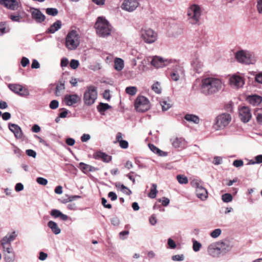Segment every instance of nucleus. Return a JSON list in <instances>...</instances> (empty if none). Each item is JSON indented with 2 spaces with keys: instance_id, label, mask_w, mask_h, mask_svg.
Returning a JSON list of instances; mask_svg holds the SVG:
<instances>
[{
  "instance_id": "nucleus-56",
  "label": "nucleus",
  "mask_w": 262,
  "mask_h": 262,
  "mask_svg": "<svg viewBox=\"0 0 262 262\" xmlns=\"http://www.w3.org/2000/svg\"><path fill=\"white\" fill-rule=\"evenodd\" d=\"M119 145L122 148L126 149L128 146V143L127 141L123 140L119 142Z\"/></svg>"
},
{
  "instance_id": "nucleus-20",
  "label": "nucleus",
  "mask_w": 262,
  "mask_h": 262,
  "mask_svg": "<svg viewBox=\"0 0 262 262\" xmlns=\"http://www.w3.org/2000/svg\"><path fill=\"white\" fill-rule=\"evenodd\" d=\"M93 157L95 159H101L105 162H109L112 159L111 156L101 151L95 152L93 154Z\"/></svg>"
},
{
  "instance_id": "nucleus-37",
  "label": "nucleus",
  "mask_w": 262,
  "mask_h": 262,
  "mask_svg": "<svg viewBox=\"0 0 262 262\" xmlns=\"http://www.w3.org/2000/svg\"><path fill=\"white\" fill-rule=\"evenodd\" d=\"M255 115L256 116L257 122L259 124H262V108L257 109L255 112Z\"/></svg>"
},
{
  "instance_id": "nucleus-43",
  "label": "nucleus",
  "mask_w": 262,
  "mask_h": 262,
  "mask_svg": "<svg viewBox=\"0 0 262 262\" xmlns=\"http://www.w3.org/2000/svg\"><path fill=\"white\" fill-rule=\"evenodd\" d=\"M160 104L162 106V110L164 111H167L171 107L170 104L167 103L166 101H161Z\"/></svg>"
},
{
  "instance_id": "nucleus-17",
  "label": "nucleus",
  "mask_w": 262,
  "mask_h": 262,
  "mask_svg": "<svg viewBox=\"0 0 262 262\" xmlns=\"http://www.w3.org/2000/svg\"><path fill=\"white\" fill-rule=\"evenodd\" d=\"M169 61L167 60H164L159 57H155L152 59L151 64L156 68H162L168 64Z\"/></svg>"
},
{
  "instance_id": "nucleus-48",
  "label": "nucleus",
  "mask_w": 262,
  "mask_h": 262,
  "mask_svg": "<svg viewBox=\"0 0 262 262\" xmlns=\"http://www.w3.org/2000/svg\"><path fill=\"white\" fill-rule=\"evenodd\" d=\"M58 101L55 100H52L50 104V107L51 109H56L58 107Z\"/></svg>"
},
{
  "instance_id": "nucleus-30",
  "label": "nucleus",
  "mask_w": 262,
  "mask_h": 262,
  "mask_svg": "<svg viewBox=\"0 0 262 262\" xmlns=\"http://www.w3.org/2000/svg\"><path fill=\"white\" fill-rule=\"evenodd\" d=\"M170 141L174 147L178 148L180 147L184 140L182 138L173 137L170 139Z\"/></svg>"
},
{
  "instance_id": "nucleus-36",
  "label": "nucleus",
  "mask_w": 262,
  "mask_h": 262,
  "mask_svg": "<svg viewBox=\"0 0 262 262\" xmlns=\"http://www.w3.org/2000/svg\"><path fill=\"white\" fill-rule=\"evenodd\" d=\"M192 64L193 67L195 69V70H196V71L197 72H198V73L201 72V71L200 70L203 67V63L197 60H196L195 61H194L192 62Z\"/></svg>"
},
{
  "instance_id": "nucleus-55",
  "label": "nucleus",
  "mask_w": 262,
  "mask_h": 262,
  "mask_svg": "<svg viewBox=\"0 0 262 262\" xmlns=\"http://www.w3.org/2000/svg\"><path fill=\"white\" fill-rule=\"evenodd\" d=\"M6 23L1 22L0 23V33L2 34L6 32Z\"/></svg>"
},
{
  "instance_id": "nucleus-22",
  "label": "nucleus",
  "mask_w": 262,
  "mask_h": 262,
  "mask_svg": "<svg viewBox=\"0 0 262 262\" xmlns=\"http://www.w3.org/2000/svg\"><path fill=\"white\" fill-rule=\"evenodd\" d=\"M50 214L55 218L59 217L62 221H67L68 219V216L63 214L59 210L57 209H53L50 213Z\"/></svg>"
},
{
  "instance_id": "nucleus-15",
  "label": "nucleus",
  "mask_w": 262,
  "mask_h": 262,
  "mask_svg": "<svg viewBox=\"0 0 262 262\" xmlns=\"http://www.w3.org/2000/svg\"><path fill=\"white\" fill-rule=\"evenodd\" d=\"M0 4L12 10H16L19 7V2L17 0H0Z\"/></svg>"
},
{
  "instance_id": "nucleus-64",
  "label": "nucleus",
  "mask_w": 262,
  "mask_h": 262,
  "mask_svg": "<svg viewBox=\"0 0 262 262\" xmlns=\"http://www.w3.org/2000/svg\"><path fill=\"white\" fill-rule=\"evenodd\" d=\"M257 8L258 12L262 14V0H258L257 1Z\"/></svg>"
},
{
  "instance_id": "nucleus-42",
  "label": "nucleus",
  "mask_w": 262,
  "mask_h": 262,
  "mask_svg": "<svg viewBox=\"0 0 262 262\" xmlns=\"http://www.w3.org/2000/svg\"><path fill=\"white\" fill-rule=\"evenodd\" d=\"M177 179L180 184H187L188 182L187 178L184 175H178Z\"/></svg>"
},
{
  "instance_id": "nucleus-45",
  "label": "nucleus",
  "mask_w": 262,
  "mask_h": 262,
  "mask_svg": "<svg viewBox=\"0 0 262 262\" xmlns=\"http://www.w3.org/2000/svg\"><path fill=\"white\" fill-rule=\"evenodd\" d=\"M201 246H202V245L201 244V243H199L196 241H193V250L194 251L197 252V251H199Z\"/></svg>"
},
{
  "instance_id": "nucleus-19",
  "label": "nucleus",
  "mask_w": 262,
  "mask_h": 262,
  "mask_svg": "<svg viewBox=\"0 0 262 262\" xmlns=\"http://www.w3.org/2000/svg\"><path fill=\"white\" fill-rule=\"evenodd\" d=\"M9 128L13 133L16 138L20 139L23 137L21 129L18 125L15 124L9 123Z\"/></svg>"
},
{
  "instance_id": "nucleus-11",
  "label": "nucleus",
  "mask_w": 262,
  "mask_h": 262,
  "mask_svg": "<svg viewBox=\"0 0 262 262\" xmlns=\"http://www.w3.org/2000/svg\"><path fill=\"white\" fill-rule=\"evenodd\" d=\"M170 77L172 80L178 81L180 78L184 77V71L182 67L177 65L170 74Z\"/></svg>"
},
{
  "instance_id": "nucleus-51",
  "label": "nucleus",
  "mask_w": 262,
  "mask_h": 262,
  "mask_svg": "<svg viewBox=\"0 0 262 262\" xmlns=\"http://www.w3.org/2000/svg\"><path fill=\"white\" fill-rule=\"evenodd\" d=\"M191 184L192 187L195 188L196 189H199V188L201 187L202 186L200 184V182H199L196 180H193L191 182Z\"/></svg>"
},
{
  "instance_id": "nucleus-6",
  "label": "nucleus",
  "mask_w": 262,
  "mask_h": 262,
  "mask_svg": "<svg viewBox=\"0 0 262 262\" xmlns=\"http://www.w3.org/2000/svg\"><path fill=\"white\" fill-rule=\"evenodd\" d=\"M135 107L137 111L139 112H146L150 108L149 102L145 97L138 96L136 99Z\"/></svg>"
},
{
  "instance_id": "nucleus-34",
  "label": "nucleus",
  "mask_w": 262,
  "mask_h": 262,
  "mask_svg": "<svg viewBox=\"0 0 262 262\" xmlns=\"http://www.w3.org/2000/svg\"><path fill=\"white\" fill-rule=\"evenodd\" d=\"M29 12L32 15V16H41L43 17L45 16L39 9H35L34 8H30L29 9Z\"/></svg>"
},
{
  "instance_id": "nucleus-41",
  "label": "nucleus",
  "mask_w": 262,
  "mask_h": 262,
  "mask_svg": "<svg viewBox=\"0 0 262 262\" xmlns=\"http://www.w3.org/2000/svg\"><path fill=\"white\" fill-rule=\"evenodd\" d=\"M152 90L157 94H160L161 93V87L159 82H156L152 86Z\"/></svg>"
},
{
  "instance_id": "nucleus-60",
  "label": "nucleus",
  "mask_w": 262,
  "mask_h": 262,
  "mask_svg": "<svg viewBox=\"0 0 262 262\" xmlns=\"http://www.w3.org/2000/svg\"><path fill=\"white\" fill-rule=\"evenodd\" d=\"M4 253H9L11 251H13V248L11 245L7 246L6 247H3Z\"/></svg>"
},
{
  "instance_id": "nucleus-14",
  "label": "nucleus",
  "mask_w": 262,
  "mask_h": 262,
  "mask_svg": "<svg viewBox=\"0 0 262 262\" xmlns=\"http://www.w3.org/2000/svg\"><path fill=\"white\" fill-rule=\"evenodd\" d=\"M81 100V98L77 94H67L66 95L64 101L66 105L71 106L76 104Z\"/></svg>"
},
{
  "instance_id": "nucleus-38",
  "label": "nucleus",
  "mask_w": 262,
  "mask_h": 262,
  "mask_svg": "<svg viewBox=\"0 0 262 262\" xmlns=\"http://www.w3.org/2000/svg\"><path fill=\"white\" fill-rule=\"evenodd\" d=\"M125 92L127 94L134 96L137 92V89L135 86H128L125 89Z\"/></svg>"
},
{
  "instance_id": "nucleus-5",
  "label": "nucleus",
  "mask_w": 262,
  "mask_h": 262,
  "mask_svg": "<svg viewBox=\"0 0 262 262\" xmlns=\"http://www.w3.org/2000/svg\"><path fill=\"white\" fill-rule=\"evenodd\" d=\"M231 117L230 114L223 113L219 115L216 118L214 127L216 129H224L231 122Z\"/></svg>"
},
{
  "instance_id": "nucleus-33",
  "label": "nucleus",
  "mask_w": 262,
  "mask_h": 262,
  "mask_svg": "<svg viewBox=\"0 0 262 262\" xmlns=\"http://www.w3.org/2000/svg\"><path fill=\"white\" fill-rule=\"evenodd\" d=\"M150 149L155 154H158L159 156H165L164 152L161 150L158 147L152 144H149L148 145Z\"/></svg>"
},
{
  "instance_id": "nucleus-40",
  "label": "nucleus",
  "mask_w": 262,
  "mask_h": 262,
  "mask_svg": "<svg viewBox=\"0 0 262 262\" xmlns=\"http://www.w3.org/2000/svg\"><path fill=\"white\" fill-rule=\"evenodd\" d=\"M58 11L56 8H48L46 9V13L48 15L56 16L58 14Z\"/></svg>"
},
{
  "instance_id": "nucleus-25",
  "label": "nucleus",
  "mask_w": 262,
  "mask_h": 262,
  "mask_svg": "<svg viewBox=\"0 0 262 262\" xmlns=\"http://www.w3.org/2000/svg\"><path fill=\"white\" fill-rule=\"evenodd\" d=\"M111 108V106H110L107 103H104L102 102H100L97 106V108L98 111L101 114L104 115V112Z\"/></svg>"
},
{
  "instance_id": "nucleus-18",
  "label": "nucleus",
  "mask_w": 262,
  "mask_h": 262,
  "mask_svg": "<svg viewBox=\"0 0 262 262\" xmlns=\"http://www.w3.org/2000/svg\"><path fill=\"white\" fill-rule=\"evenodd\" d=\"M230 84L235 88L242 87L244 84L243 77L239 76L233 75L230 79Z\"/></svg>"
},
{
  "instance_id": "nucleus-10",
  "label": "nucleus",
  "mask_w": 262,
  "mask_h": 262,
  "mask_svg": "<svg viewBox=\"0 0 262 262\" xmlns=\"http://www.w3.org/2000/svg\"><path fill=\"white\" fill-rule=\"evenodd\" d=\"M239 117L242 122L244 123L248 122L252 117L250 108L247 106L241 107L239 110Z\"/></svg>"
},
{
  "instance_id": "nucleus-16",
  "label": "nucleus",
  "mask_w": 262,
  "mask_h": 262,
  "mask_svg": "<svg viewBox=\"0 0 262 262\" xmlns=\"http://www.w3.org/2000/svg\"><path fill=\"white\" fill-rule=\"evenodd\" d=\"M188 16H200L203 15L200 7L197 5H192L188 9Z\"/></svg>"
},
{
  "instance_id": "nucleus-62",
  "label": "nucleus",
  "mask_w": 262,
  "mask_h": 262,
  "mask_svg": "<svg viewBox=\"0 0 262 262\" xmlns=\"http://www.w3.org/2000/svg\"><path fill=\"white\" fill-rule=\"evenodd\" d=\"M39 67V62L36 59H33L32 62L31 68L32 69H38Z\"/></svg>"
},
{
  "instance_id": "nucleus-61",
  "label": "nucleus",
  "mask_w": 262,
  "mask_h": 262,
  "mask_svg": "<svg viewBox=\"0 0 262 262\" xmlns=\"http://www.w3.org/2000/svg\"><path fill=\"white\" fill-rule=\"evenodd\" d=\"M168 245L169 247L171 249H174L176 247V244L175 242L171 238H169L168 239Z\"/></svg>"
},
{
  "instance_id": "nucleus-39",
  "label": "nucleus",
  "mask_w": 262,
  "mask_h": 262,
  "mask_svg": "<svg viewBox=\"0 0 262 262\" xmlns=\"http://www.w3.org/2000/svg\"><path fill=\"white\" fill-rule=\"evenodd\" d=\"M222 199L225 203H229L232 201L233 199L232 195L230 193H225L222 195Z\"/></svg>"
},
{
  "instance_id": "nucleus-3",
  "label": "nucleus",
  "mask_w": 262,
  "mask_h": 262,
  "mask_svg": "<svg viewBox=\"0 0 262 262\" xmlns=\"http://www.w3.org/2000/svg\"><path fill=\"white\" fill-rule=\"evenodd\" d=\"M97 98V88L94 85H90L88 86L83 96V101L84 103L86 105H91L94 103Z\"/></svg>"
},
{
  "instance_id": "nucleus-8",
  "label": "nucleus",
  "mask_w": 262,
  "mask_h": 262,
  "mask_svg": "<svg viewBox=\"0 0 262 262\" xmlns=\"http://www.w3.org/2000/svg\"><path fill=\"white\" fill-rule=\"evenodd\" d=\"M139 5L138 0H124L121 8L125 11L133 12L137 9Z\"/></svg>"
},
{
  "instance_id": "nucleus-9",
  "label": "nucleus",
  "mask_w": 262,
  "mask_h": 262,
  "mask_svg": "<svg viewBox=\"0 0 262 262\" xmlns=\"http://www.w3.org/2000/svg\"><path fill=\"white\" fill-rule=\"evenodd\" d=\"M8 88L14 93L21 96H28L29 94V91L19 84H9Z\"/></svg>"
},
{
  "instance_id": "nucleus-31",
  "label": "nucleus",
  "mask_w": 262,
  "mask_h": 262,
  "mask_svg": "<svg viewBox=\"0 0 262 262\" xmlns=\"http://www.w3.org/2000/svg\"><path fill=\"white\" fill-rule=\"evenodd\" d=\"M65 89L64 81L61 80L59 83L57 85L55 89V94L57 96H59L61 94V92Z\"/></svg>"
},
{
  "instance_id": "nucleus-47",
  "label": "nucleus",
  "mask_w": 262,
  "mask_h": 262,
  "mask_svg": "<svg viewBox=\"0 0 262 262\" xmlns=\"http://www.w3.org/2000/svg\"><path fill=\"white\" fill-rule=\"evenodd\" d=\"M1 245L3 247H6L7 246L11 245V243L9 242V241L7 239V236H5L2 240H1Z\"/></svg>"
},
{
  "instance_id": "nucleus-52",
  "label": "nucleus",
  "mask_w": 262,
  "mask_h": 262,
  "mask_svg": "<svg viewBox=\"0 0 262 262\" xmlns=\"http://www.w3.org/2000/svg\"><path fill=\"white\" fill-rule=\"evenodd\" d=\"M255 161H251L250 163L252 164H255V163H262V155H258L255 157Z\"/></svg>"
},
{
  "instance_id": "nucleus-29",
  "label": "nucleus",
  "mask_w": 262,
  "mask_h": 262,
  "mask_svg": "<svg viewBox=\"0 0 262 262\" xmlns=\"http://www.w3.org/2000/svg\"><path fill=\"white\" fill-rule=\"evenodd\" d=\"M15 259V255L14 251L9 253H4V259L6 262H13Z\"/></svg>"
},
{
  "instance_id": "nucleus-13",
  "label": "nucleus",
  "mask_w": 262,
  "mask_h": 262,
  "mask_svg": "<svg viewBox=\"0 0 262 262\" xmlns=\"http://www.w3.org/2000/svg\"><path fill=\"white\" fill-rule=\"evenodd\" d=\"M221 245L219 243L210 244L208 247V254L213 257H218L221 254Z\"/></svg>"
},
{
  "instance_id": "nucleus-58",
  "label": "nucleus",
  "mask_w": 262,
  "mask_h": 262,
  "mask_svg": "<svg viewBox=\"0 0 262 262\" xmlns=\"http://www.w3.org/2000/svg\"><path fill=\"white\" fill-rule=\"evenodd\" d=\"M29 63V59L25 57H23L21 60V64L23 67H26Z\"/></svg>"
},
{
  "instance_id": "nucleus-44",
  "label": "nucleus",
  "mask_w": 262,
  "mask_h": 262,
  "mask_svg": "<svg viewBox=\"0 0 262 262\" xmlns=\"http://www.w3.org/2000/svg\"><path fill=\"white\" fill-rule=\"evenodd\" d=\"M221 230L220 229H216L211 232L210 235L213 238L217 237L221 233Z\"/></svg>"
},
{
  "instance_id": "nucleus-59",
  "label": "nucleus",
  "mask_w": 262,
  "mask_h": 262,
  "mask_svg": "<svg viewBox=\"0 0 262 262\" xmlns=\"http://www.w3.org/2000/svg\"><path fill=\"white\" fill-rule=\"evenodd\" d=\"M169 199L167 198H162V200L161 199H160L159 200V202H162V205L164 206H167L169 203Z\"/></svg>"
},
{
  "instance_id": "nucleus-57",
  "label": "nucleus",
  "mask_w": 262,
  "mask_h": 262,
  "mask_svg": "<svg viewBox=\"0 0 262 262\" xmlns=\"http://www.w3.org/2000/svg\"><path fill=\"white\" fill-rule=\"evenodd\" d=\"M102 205L105 207V208H108V209H111L112 208V205L110 204H107V200L103 198H102Z\"/></svg>"
},
{
  "instance_id": "nucleus-27",
  "label": "nucleus",
  "mask_w": 262,
  "mask_h": 262,
  "mask_svg": "<svg viewBox=\"0 0 262 262\" xmlns=\"http://www.w3.org/2000/svg\"><path fill=\"white\" fill-rule=\"evenodd\" d=\"M79 168L84 173H87L94 170V167L82 162L80 163Z\"/></svg>"
},
{
  "instance_id": "nucleus-28",
  "label": "nucleus",
  "mask_w": 262,
  "mask_h": 262,
  "mask_svg": "<svg viewBox=\"0 0 262 262\" xmlns=\"http://www.w3.org/2000/svg\"><path fill=\"white\" fill-rule=\"evenodd\" d=\"M124 67V61L123 60L119 58H117L114 62V68L115 69L120 71L123 69Z\"/></svg>"
},
{
  "instance_id": "nucleus-26",
  "label": "nucleus",
  "mask_w": 262,
  "mask_h": 262,
  "mask_svg": "<svg viewBox=\"0 0 262 262\" xmlns=\"http://www.w3.org/2000/svg\"><path fill=\"white\" fill-rule=\"evenodd\" d=\"M61 23L60 21L57 20L48 29V32L50 33H54L55 31H57L61 27Z\"/></svg>"
},
{
  "instance_id": "nucleus-32",
  "label": "nucleus",
  "mask_w": 262,
  "mask_h": 262,
  "mask_svg": "<svg viewBox=\"0 0 262 262\" xmlns=\"http://www.w3.org/2000/svg\"><path fill=\"white\" fill-rule=\"evenodd\" d=\"M185 119L188 121H191L195 123H199V118L195 115L191 114H187L185 116Z\"/></svg>"
},
{
  "instance_id": "nucleus-1",
  "label": "nucleus",
  "mask_w": 262,
  "mask_h": 262,
  "mask_svg": "<svg viewBox=\"0 0 262 262\" xmlns=\"http://www.w3.org/2000/svg\"><path fill=\"white\" fill-rule=\"evenodd\" d=\"M222 87V82L220 78L208 77L201 81V92L205 95H211L220 91Z\"/></svg>"
},
{
  "instance_id": "nucleus-46",
  "label": "nucleus",
  "mask_w": 262,
  "mask_h": 262,
  "mask_svg": "<svg viewBox=\"0 0 262 262\" xmlns=\"http://www.w3.org/2000/svg\"><path fill=\"white\" fill-rule=\"evenodd\" d=\"M79 64V62L77 60L72 59V60H71V61L70 62V67L73 69H77L78 67Z\"/></svg>"
},
{
  "instance_id": "nucleus-35",
  "label": "nucleus",
  "mask_w": 262,
  "mask_h": 262,
  "mask_svg": "<svg viewBox=\"0 0 262 262\" xmlns=\"http://www.w3.org/2000/svg\"><path fill=\"white\" fill-rule=\"evenodd\" d=\"M157 192V185L154 184L152 185L150 192L148 193V196L151 199H154L156 197Z\"/></svg>"
},
{
  "instance_id": "nucleus-4",
  "label": "nucleus",
  "mask_w": 262,
  "mask_h": 262,
  "mask_svg": "<svg viewBox=\"0 0 262 262\" xmlns=\"http://www.w3.org/2000/svg\"><path fill=\"white\" fill-rule=\"evenodd\" d=\"M80 43L79 36L75 30L70 31L66 37V46L70 50L76 49Z\"/></svg>"
},
{
  "instance_id": "nucleus-50",
  "label": "nucleus",
  "mask_w": 262,
  "mask_h": 262,
  "mask_svg": "<svg viewBox=\"0 0 262 262\" xmlns=\"http://www.w3.org/2000/svg\"><path fill=\"white\" fill-rule=\"evenodd\" d=\"M234 166L238 167L242 166L244 165V162L242 160H235L233 162Z\"/></svg>"
},
{
  "instance_id": "nucleus-49",
  "label": "nucleus",
  "mask_w": 262,
  "mask_h": 262,
  "mask_svg": "<svg viewBox=\"0 0 262 262\" xmlns=\"http://www.w3.org/2000/svg\"><path fill=\"white\" fill-rule=\"evenodd\" d=\"M36 181L38 183L42 185H46L48 183L47 179L41 177L38 178Z\"/></svg>"
},
{
  "instance_id": "nucleus-24",
  "label": "nucleus",
  "mask_w": 262,
  "mask_h": 262,
  "mask_svg": "<svg viewBox=\"0 0 262 262\" xmlns=\"http://www.w3.org/2000/svg\"><path fill=\"white\" fill-rule=\"evenodd\" d=\"M48 226L55 234H58L60 233L61 230L55 222L50 221L48 222Z\"/></svg>"
},
{
  "instance_id": "nucleus-2",
  "label": "nucleus",
  "mask_w": 262,
  "mask_h": 262,
  "mask_svg": "<svg viewBox=\"0 0 262 262\" xmlns=\"http://www.w3.org/2000/svg\"><path fill=\"white\" fill-rule=\"evenodd\" d=\"M96 32L99 36L105 37L110 34L111 29L108 22L104 17H98L95 24Z\"/></svg>"
},
{
  "instance_id": "nucleus-12",
  "label": "nucleus",
  "mask_w": 262,
  "mask_h": 262,
  "mask_svg": "<svg viewBox=\"0 0 262 262\" xmlns=\"http://www.w3.org/2000/svg\"><path fill=\"white\" fill-rule=\"evenodd\" d=\"M235 57L237 60L241 63L250 64L251 60L249 54L244 51H240L236 53Z\"/></svg>"
},
{
  "instance_id": "nucleus-21",
  "label": "nucleus",
  "mask_w": 262,
  "mask_h": 262,
  "mask_svg": "<svg viewBox=\"0 0 262 262\" xmlns=\"http://www.w3.org/2000/svg\"><path fill=\"white\" fill-rule=\"evenodd\" d=\"M195 191L197 196L202 200H205L207 198V191L202 186L199 188V189H196Z\"/></svg>"
},
{
  "instance_id": "nucleus-7",
  "label": "nucleus",
  "mask_w": 262,
  "mask_h": 262,
  "mask_svg": "<svg viewBox=\"0 0 262 262\" xmlns=\"http://www.w3.org/2000/svg\"><path fill=\"white\" fill-rule=\"evenodd\" d=\"M141 36L143 40L147 43L154 42L157 38V33L150 28L142 29Z\"/></svg>"
},
{
  "instance_id": "nucleus-63",
  "label": "nucleus",
  "mask_w": 262,
  "mask_h": 262,
  "mask_svg": "<svg viewBox=\"0 0 262 262\" xmlns=\"http://www.w3.org/2000/svg\"><path fill=\"white\" fill-rule=\"evenodd\" d=\"M108 196L111 199L112 201H115L117 199L116 194L113 191L110 192L108 193Z\"/></svg>"
},
{
  "instance_id": "nucleus-23",
  "label": "nucleus",
  "mask_w": 262,
  "mask_h": 262,
  "mask_svg": "<svg viewBox=\"0 0 262 262\" xmlns=\"http://www.w3.org/2000/svg\"><path fill=\"white\" fill-rule=\"evenodd\" d=\"M248 101L253 105H257L261 102L262 98L257 95H253L248 97Z\"/></svg>"
},
{
  "instance_id": "nucleus-54",
  "label": "nucleus",
  "mask_w": 262,
  "mask_h": 262,
  "mask_svg": "<svg viewBox=\"0 0 262 262\" xmlns=\"http://www.w3.org/2000/svg\"><path fill=\"white\" fill-rule=\"evenodd\" d=\"M172 259L174 261H181L184 259L183 255H175L172 256Z\"/></svg>"
},
{
  "instance_id": "nucleus-53",
  "label": "nucleus",
  "mask_w": 262,
  "mask_h": 262,
  "mask_svg": "<svg viewBox=\"0 0 262 262\" xmlns=\"http://www.w3.org/2000/svg\"><path fill=\"white\" fill-rule=\"evenodd\" d=\"M26 153L28 156L32 157L33 158H35L36 156V152L32 149L26 150Z\"/></svg>"
}]
</instances>
